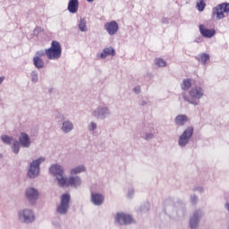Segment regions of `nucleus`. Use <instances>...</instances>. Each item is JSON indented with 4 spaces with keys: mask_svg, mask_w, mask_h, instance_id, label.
<instances>
[{
    "mask_svg": "<svg viewBox=\"0 0 229 229\" xmlns=\"http://www.w3.org/2000/svg\"><path fill=\"white\" fill-rule=\"evenodd\" d=\"M205 91L201 86H194L189 90V96L185 91L182 93L183 101L197 106L200 104V99L203 98Z\"/></svg>",
    "mask_w": 229,
    "mask_h": 229,
    "instance_id": "1",
    "label": "nucleus"
},
{
    "mask_svg": "<svg viewBox=\"0 0 229 229\" xmlns=\"http://www.w3.org/2000/svg\"><path fill=\"white\" fill-rule=\"evenodd\" d=\"M30 146L31 140L29 134H27V132H20L18 140H14V143H13L11 150H13V153H14L15 155H18L20 153L21 148H30Z\"/></svg>",
    "mask_w": 229,
    "mask_h": 229,
    "instance_id": "2",
    "label": "nucleus"
},
{
    "mask_svg": "<svg viewBox=\"0 0 229 229\" xmlns=\"http://www.w3.org/2000/svg\"><path fill=\"white\" fill-rule=\"evenodd\" d=\"M48 172L56 181L57 186L60 187L66 178L64 167L59 164H55L50 165Z\"/></svg>",
    "mask_w": 229,
    "mask_h": 229,
    "instance_id": "3",
    "label": "nucleus"
},
{
    "mask_svg": "<svg viewBox=\"0 0 229 229\" xmlns=\"http://www.w3.org/2000/svg\"><path fill=\"white\" fill-rule=\"evenodd\" d=\"M48 60H59L62 57V46L59 41L52 40L50 47L46 48Z\"/></svg>",
    "mask_w": 229,
    "mask_h": 229,
    "instance_id": "4",
    "label": "nucleus"
},
{
    "mask_svg": "<svg viewBox=\"0 0 229 229\" xmlns=\"http://www.w3.org/2000/svg\"><path fill=\"white\" fill-rule=\"evenodd\" d=\"M70 201H71V195L63 194L60 197L59 204L55 208V213L60 216H66L70 209Z\"/></svg>",
    "mask_w": 229,
    "mask_h": 229,
    "instance_id": "5",
    "label": "nucleus"
},
{
    "mask_svg": "<svg viewBox=\"0 0 229 229\" xmlns=\"http://www.w3.org/2000/svg\"><path fill=\"white\" fill-rule=\"evenodd\" d=\"M45 161V157H38V159L33 160L29 165L27 176L30 179L37 178L40 174V165Z\"/></svg>",
    "mask_w": 229,
    "mask_h": 229,
    "instance_id": "6",
    "label": "nucleus"
},
{
    "mask_svg": "<svg viewBox=\"0 0 229 229\" xmlns=\"http://www.w3.org/2000/svg\"><path fill=\"white\" fill-rule=\"evenodd\" d=\"M194 134V127H187L182 134L179 136L178 145L181 148H185L190 142Z\"/></svg>",
    "mask_w": 229,
    "mask_h": 229,
    "instance_id": "7",
    "label": "nucleus"
},
{
    "mask_svg": "<svg viewBox=\"0 0 229 229\" xmlns=\"http://www.w3.org/2000/svg\"><path fill=\"white\" fill-rule=\"evenodd\" d=\"M111 114V109L109 107L98 106L96 109H93L91 115L98 120H106Z\"/></svg>",
    "mask_w": 229,
    "mask_h": 229,
    "instance_id": "8",
    "label": "nucleus"
},
{
    "mask_svg": "<svg viewBox=\"0 0 229 229\" xmlns=\"http://www.w3.org/2000/svg\"><path fill=\"white\" fill-rule=\"evenodd\" d=\"M225 13H229L228 3L219 4L212 9V17L216 15V20H223L225 17Z\"/></svg>",
    "mask_w": 229,
    "mask_h": 229,
    "instance_id": "9",
    "label": "nucleus"
},
{
    "mask_svg": "<svg viewBox=\"0 0 229 229\" xmlns=\"http://www.w3.org/2000/svg\"><path fill=\"white\" fill-rule=\"evenodd\" d=\"M18 220L23 224H31L35 221V214L31 209L25 208L18 212Z\"/></svg>",
    "mask_w": 229,
    "mask_h": 229,
    "instance_id": "10",
    "label": "nucleus"
},
{
    "mask_svg": "<svg viewBox=\"0 0 229 229\" xmlns=\"http://www.w3.org/2000/svg\"><path fill=\"white\" fill-rule=\"evenodd\" d=\"M204 213L201 209H196L190 216L189 225L191 229H198Z\"/></svg>",
    "mask_w": 229,
    "mask_h": 229,
    "instance_id": "11",
    "label": "nucleus"
},
{
    "mask_svg": "<svg viewBox=\"0 0 229 229\" xmlns=\"http://www.w3.org/2000/svg\"><path fill=\"white\" fill-rule=\"evenodd\" d=\"M82 183V181L81 177L79 176H70L69 178L65 177L64 182L61 184V188H69V187H73L77 189L78 187H81Z\"/></svg>",
    "mask_w": 229,
    "mask_h": 229,
    "instance_id": "12",
    "label": "nucleus"
},
{
    "mask_svg": "<svg viewBox=\"0 0 229 229\" xmlns=\"http://www.w3.org/2000/svg\"><path fill=\"white\" fill-rule=\"evenodd\" d=\"M132 217L125 213H116L114 216V223L119 225H128L132 224Z\"/></svg>",
    "mask_w": 229,
    "mask_h": 229,
    "instance_id": "13",
    "label": "nucleus"
},
{
    "mask_svg": "<svg viewBox=\"0 0 229 229\" xmlns=\"http://www.w3.org/2000/svg\"><path fill=\"white\" fill-rule=\"evenodd\" d=\"M25 197L30 204H35L39 198L38 190L30 187L25 190Z\"/></svg>",
    "mask_w": 229,
    "mask_h": 229,
    "instance_id": "14",
    "label": "nucleus"
},
{
    "mask_svg": "<svg viewBox=\"0 0 229 229\" xmlns=\"http://www.w3.org/2000/svg\"><path fill=\"white\" fill-rule=\"evenodd\" d=\"M104 29L109 36H114L117 34L119 30V24L116 21L113 20L111 21L106 22L104 24Z\"/></svg>",
    "mask_w": 229,
    "mask_h": 229,
    "instance_id": "15",
    "label": "nucleus"
},
{
    "mask_svg": "<svg viewBox=\"0 0 229 229\" xmlns=\"http://www.w3.org/2000/svg\"><path fill=\"white\" fill-rule=\"evenodd\" d=\"M60 116L61 119L64 120L60 127V130L65 134L71 133L74 130V125L72 122H71V120H65L64 114H60Z\"/></svg>",
    "mask_w": 229,
    "mask_h": 229,
    "instance_id": "16",
    "label": "nucleus"
},
{
    "mask_svg": "<svg viewBox=\"0 0 229 229\" xmlns=\"http://www.w3.org/2000/svg\"><path fill=\"white\" fill-rule=\"evenodd\" d=\"M199 32L206 38H212L216 34L215 29H207L203 24L199 25Z\"/></svg>",
    "mask_w": 229,
    "mask_h": 229,
    "instance_id": "17",
    "label": "nucleus"
},
{
    "mask_svg": "<svg viewBox=\"0 0 229 229\" xmlns=\"http://www.w3.org/2000/svg\"><path fill=\"white\" fill-rule=\"evenodd\" d=\"M105 198L102 194L91 193L90 201L95 206H101L104 203Z\"/></svg>",
    "mask_w": 229,
    "mask_h": 229,
    "instance_id": "18",
    "label": "nucleus"
},
{
    "mask_svg": "<svg viewBox=\"0 0 229 229\" xmlns=\"http://www.w3.org/2000/svg\"><path fill=\"white\" fill-rule=\"evenodd\" d=\"M115 56L116 51L113 47H106L103 48V52L100 53L99 57L101 59H106L107 56Z\"/></svg>",
    "mask_w": 229,
    "mask_h": 229,
    "instance_id": "19",
    "label": "nucleus"
},
{
    "mask_svg": "<svg viewBox=\"0 0 229 229\" xmlns=\"http://www.w3.org/2000/svg\"><path fill=\"white\" fill-rule=\"evenodd\" d=\"M67 10L70 13H76L79 10V0H70L68 2Z\"/></svg>",
    "mask_w": 229,
    "mask_h": 229,
    "instance_id": "20",
    "label": "nucleus"
},
{
    "mask_svg": "<svg viewBox=\"0 0 229 229\" xmlns=\"http://www.w3.org/2000/svg\"><path fill=\"white\" fill-rule=\"evenodd\" d=\"M189 118L187 114H177L174 118V123L178 126H184L186 123H188Z\"/></svg>",
    "mask_w": 229,
    "mask_h": 229,
    "instance_id": "21",
    "label": "nucleus"
},
{
    "mask_svg": "<svg viewBox=\"0 0 229 229\" xmlns=\"http://www.w3.org/2000/svg\"><path fill=\"white\" fill-rule=\"evenodd\" d=\"M198 62L202 63L203 65L207 64V62L210 60V55L208 53H200L196 56Z\"/></svg>",
    "mask_w": 229,
    "mask_h": 229,
    "instance_id": "22",
    "label": "nucleus"
},
{
    "mask_svg": "<svg viewBox=\"0 0 229 229\" xmlns=\"http://www.w3.org/2000/svg\"><path fill=\"white\" fill-rule=\"evenodd\" d=\"M33 65L37 69H43L45 67L44 60L39 56H33Z\"/></svg>",
    "mask_w": 229,
    "mask_h": 229,
    "instance_id": "23",
    "label": "nucleus"
},
{
    "mask_svg": "<svg viewBox=\"0 0 229 229\" xmlns=\"http://www.w3.org/2000/svg\"><path fill=\"white\" fill-rule=\"evenodd\" d=\"M87 171L84 165H79L70 170V175H76Z\"/></svg>",
    "mask_w": 229,
    "mask_h": 229,
    "instance_id": "24",
    "label": "nucleus"
},
{
    "mask_svg": "<svg viewBox=\"0 0 229 229\" xmlns=\"http://www.w3.org/2000/svg\"><path fill=\"white\" fill-rule=\"evenodd\" d=\"M192 87V79H183L181 89L182 90H189Z\"/></svg>",
    "mask_w": 229,
    "mask_h": 229,
    "instance_id": "25",
    "label": "nucleus"
},
{
    "mask_svg": "<svg viewBox=\"0 0 229 229\" xmlns=\"http://www.w3.org/2000/svg\"><path fill=\"white\" fill-rule=\"evenodd\" d=\"M0 140H2V142H4L5 145H11L12 143L13 144L14 140H17L13 139V136H7L6 134H2V136H0Z\"/></svg>",
    "mask_w": 229,
    "mask_h": 229,
    "instance_id": "26",
    "label": "nucleus"
},
{
    "mask_svg": "<svg viewBox=\"0 0 229 229\" xmlns=\"http://www.w3.org/2000/svg\"><path fill=\"white\" fill-rule=\"evenodd\" d=\"M78 29L81 32H87L88 31V26L87 21L85 18H81L78 23Z\"/></svg>",
    "mask_w": 229,
    "mask_h": 229,
    "instance_id": "27",
    "label": "nucleus"
},
{
    "mask_svg": "<svg viewBox=\"0 0 229 229\" xmlns=\"http://www.w3.org/2000/svg\"><path fill=\"white\" fill-rule=\"evenodd\" d=\"M207 6L204 0H199L196 3V8L199 12H203Z\"/></svg>",
    "mask_w": 229,
    "mask_h": 229,
    "instance_id": "28",
    "label": "nucleus"
},
{
    "mask_svg": "<svg viewBox=\"0 0 229 229\" xmlns=\"http://www.w3.org/2000/svg\"><path fill=\"white\" fill-rule=\"evenodd\" d=\"M155 64L159 67V68H162V67H166L167 65V63L165 59L163 58H157L155 59Z\"/></svg>",
    "mask_w": 229,
    "mask_h": 229,
    "instance_id": "29",
    "label": "nucleus"
},
{
    "mask_svg": "<svg viewBox=\"0 0 229 229\" xmlns=\"http://www.w3.org/2000/svg\"><path fill=\"white\" fill-rule=\"evenodd\" d=\"M30 81L32 83H38V73L36 71L30 72Z\"/></svg>",
    "mask_w": 229,
    "mask_h": 229,
    "instance_id": "30",
    "label": "nucleus"
},
{
    "mask_svg": "<svg viewBox=\"0 0 229 229\" xmlns=\"http://www.w3.org/2000/svg\"><path fill=\"white\" fill-rule=\"evenodd\" d=\"M96 130H98V123H96V122H90L88 125V131L89 132H94Z\"/></svg>",
    "mask_w": 229,
    "mask_h": 229,
    "instance_id": "31",
    "label": "nucleus"
},
{
    "mask_svg": "<svg viewBox=\"0 0 229 229\" xmlns=\"http://www.w3.org/2000/svg\"><path fill=\"white\" fill-rule=\"evenodd\" d=\"M47 56V48L45 50H38L36 51V55L35 57H43V56Z\"/></svg>",
    "mask_w": 229,
    "mask_h": 229,
    "instance_id": "32",
    "label": "nucleus"
},
{
    "mask_svg": "<svg viewBox=\"0 0 229 229\" xmlns=\"http://www.w3.org/2000/svg\"><path fill=\"white\" fill-rule=\"evenodd\" d=\"M149 208H150L149 204H148V203H146V204H144V205L140 208V210H141L142 212H148V211H149Z\"/></svg>",
    "mask_w": 229,
    "mask_h": 229,
    "instance_id": "33",
    "label": "nucleus"
},
{
    "mask_svg": "<svg viewBox=\"0 0 229 229\" xmlns=\"http://www.w3.org/2000/svg\"><path fill=\"white\" fill-rule=\"evenodd\" d=\"M199 201V198L196 195L191 196V202L193 205H196Z\"/></svg>",
    "mask_w": 229,
    "mask_h": 229,
    "instance_id": "34",
    "label": "nucleus"
},
{
    "mask_svg": "<svg viewBox=\"0 0 229 229\" xmlns=\"http://www.w3.org/2000/svg\"><path fill=\"white\" fill-rule=\"evenodd\" d=\"M153 138H154L153 132H147V134L145 135V140H150Z\"/></svg>",
    "mask_w": 229,
    "mask_h": 229,
    "instance_id": "35",
    "label": "nucleus"
},
{
    "mask_svg": "<svg viewBox=\"0 0 229 229\" xmlns=\"http://www.w3.org/2000/svg\"><path fill=\"white\" fill-rule=\"evenodd\" d=\"M132 91H133L135 94H140V93H141V88H140V86H135V87L132 89Z\"/></svg>",
    "mask_w": 229,
    "mask_h": 229,
    "instance_id": "36",
    "label": "nucleus"
},
{
    "mask_svg": "<svg viewBox=\"0 0 229 229\" xmlns=\"http://www.w3.org/2000/svg\"><path fill=\"white\" fill-rule=\"evenodd\" d=\"M193 191H199V193L205 192V189L202 187H195L193 188Z\"/></svg>",
    "mask_w": 229,
    "mask_h": 229,
    "instance_id": "37",
    "label": "nucleus"
},
{
    "mask_svg": "<svg viewBox=\"0 0 229 229\" xmlns=\"http://www.w3.org/2000/svg\"><path fill=\"white\" fill-rule=\"evenodd\" d=\"M161 22L163 24H168L169 23V19L166 18V17H164V18H162Z\"/></svg>",
    "mask_w": 229,
    "mask_h": 229,
    "instance_id": "38",
    "label": "nucleus"
},
{
    "mask_svg": "<svg viewBox=\"0 0 229 229\" xmlns=\"http://www.w3.org/2000/svg\"><path fill=\"white\" fill-rule=\"evenodd\" d=\"M133 194H134V190H129V191H128V197H129V198H132Z\"/></svg>",
    "mask_w": 229,
    "mask_h": 229,
    "instance_id": "39",
    "label": "nucleus"
},
{
    "mask_svg": "<svg viewBox=\"0 0 229 229\" xmlns=\"http://www.w3.org/2000/svg\"><path fill=\"white\" fill-rule=\"evenodd\" d=\"M170 203H173V200L171 199L165 200V206H168Z\"/></svg>",
    "mask_w": 229,
    "mask_h": 229,
    "instance_id": "40",
    "label": "nucleus"
},
{
    "mask_svg": "<svg viewBox=\"0 0 229 229\" xmlns=\"http://www.w3.org/2000/svg\"><path fill=\"white\" fill-rule=\"evenodd\" d=\"M148 105V102L146 100H141L140 106H146Z\"/></svg>",
    "mask_w": 229,
    "mask_h": 229,
    "instance_id": "41",
    "label": "nucleus"
},
{
    "mask_svg": "<svg viewBox=\"0 0 229 229\" xmlns=\"http://www.w3.org/2000/svg\"><path fill=\"white\" fill-rule=\"evenodd\" d=\"M200 41H201V38H198L195 39L196 43H199Z\"/></svg>",
    "mask_w": 229,
    "mask_h": 229,
    "instance_id": "42",
    "label": "nucleus"
},
{
    "mask_svg": "<svg viewBox=\"0 0 229 229\" xmlns=\"http://www.w3.org/2000/svg\"><path fill=\"white\" fill-rule=\"evenodd\" d=\"M225 208L229 211V203L225 204Z\"/></svg>",
    "mask_w": 229,
    "mask_h": 229,
    "instance_id": "43",
    "label": "nucleus"
},
{
    "mask_svg": "<svg viewBox=\"0 0 229 229\" xmlns=\"http://www.w3.org/2000/svg\"><path fill=\"white\" fill-rule=\"evenodd\" d=\"M88 3H93L94 0H87Z\"/></svg>",
    "mask_w": 229,
    "mask_h": 229,
    "instance_id": "44",
    "label": "nucleus"
},
{
    "mask_svg": "<svg viewBox=\"0 0 229 229\" xmlns=\"http://www.w3.org/2000/svg\"><path fill=\"white\" fill-rule=\"evenodd\" d=\"M3 157V155L2 154H0V159Z\"/></svg>",
    "mask_w": 229,
    "mask_h": 229,
    "instance_id": "45",
    "label": "nucleus"
}]
</instances>
